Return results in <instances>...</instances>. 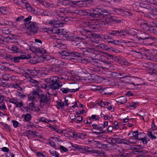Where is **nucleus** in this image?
<instances>
[{
  "label": "nucleus",
  "mask_w": 157,
  "mask_h": 157,
  "mask_svg": "<svg viewBox=\"0 0 157 157\" xmlns=\"http://www.w3.org/2000/svg\"><path fill=\"white\" fill-rule=\"evenodd\" d=\"M97 104L98 105H99L101 107H104L105 105V102H103L101 100H98V101Z\"/></svg>",
  "instance_id": "obj_43"
},
{
  "label": "nucleus",
  "mask_w": 157,
  "mask_h": 157,
  "mask_svg": "<svg viewBox=\"0 0 157 157\" xmlns=\"http://www.w3.org/2000/svg\"><path fill=\"white\" fill-rule=\"evenodd\" d=\"M148 23L149 25V26L150 28V30H151L152 29L153 30V32L156 33V29L155 28H152V27H155L156 25V24L152 21H150L148 22Z\"/></svg>",
  "instance_id": "obj_26"
},
{
  "label": "nucleus",
  "mask_w": 157,
  "mask_h": 157,
  "mask_svg": "<svg viewBox=\"0 0 157 157\" xmlns=\"http://www.w3.org/2000/svg\"><path fill=\"white\" fill-rule=\"evenodd\" d=\"M59 79L58 77L53 76L50 78V80L52 82H57Z\"/></svg>",
  "instance_id": "obj_44"
},
{
  "label": "nucleus",
  "mask_w": 157,
  "mask_h": 157,
  "mask_svg": "<svg viewBox=\"0 0 157 157\" xmlns=\"http://www.w3.org/2000/svg\"><path fill=\"white\" fill-rule=\"evenodd\" d=\"M79 88L70 89L67 88H62L61 91L65 94H67L69 92L74 93L78 91Z\"/></svg>",
  "instance_id": "obj_14"
},
{
  "label": "nucleus",
  "mask_w": 157,
  "mask_h": 157,
  "mask_svg": "<svg viewBox=\"0 0 157 157\" xmlns=\"http://www.w3.org/2000/svg\"><path fill=\"white\" fill-rule=\"evenodd\" d=\"M49 144L52 147H53V148L56 149V145L55 144V143L52 140H50L49 141Z\"/></svg>",
  "instance_id": "obj_46"
},
{
  "label": "nucleus",
  "mask_w": 157,
  "mask_h": 157,
  "mask_svg": "<svg viewBox=\"0 0 157 157\" xmlns=\"http://www.w3.org/2000/svg\"><path fill=\"white\" fill-rule=\"evenodd\" d=\"M44 6L47 7H49L52 8L56 7V5L52 3L46 2L44 5Z\"/></svg>",
  "instance_id": "obj_35"
},
{
  "label": "nucleus",
  "mask_w": 157,
  "mask_h": 157,
  "mask_svg": "<svg viewBox=\"0 0 157 157\" xmlns=\"http://www.w3.org/2000/svg\"><path fill=\"white\" fill-rule=\"evenodd\" d=\"M138 105V102H132L130 104V106L133 108H136Z\"/></svg>",
  "instance_id": "obj_47"
},
{
  "label": "nucleus",
  "mask_w": 157,
  "mask_h": 157,
  "mask_svg": "<svg viewBox=\"0 0 157 157\" xmlns=\"http://www.w3.org/2000/svg\"><path fill=\"white\" fill-rule=\"evenodd\" d=\"M143 65L144 67L147 68L148 70L151 69L152 67V63H144Z\"/></svg>",
  "instance_id": "obj_38"
},
{
  "label": "nucleus",
  "mask_w": 157,
  "mask_h": 157,
  "mask_svg": "<svg viewBox=\"0 0 157 157\" xmlns=\"http://www.w3.org/2000/svg\"><path fill=\"white\" fill-rule=\"evenodd\" d=\"M92 43L98 44V42L95 40L94 36L91 35L90 36L86 37V41L80 43L84 44L86 48H81V50L83 53L86 52L87 53L85 54L86 55H88V53H91L92 55L94 54V52L95 51V49L89 48V47L92 46L93 44H92Z\"/></svg>",
  "instance_id": "obj_2"
},
{
  "label": "nucleus",
  "mask_w": 157,
  "mask_h": 157,
  "mask_svg": "<svg viewBox=\"0 0 157 157\" xmlns=\"http://www.w3.org/2000/svg\"><path fill=\"white\" fill-rule=\"evenodd\" d=\"M65 101H63V103H62L60 101H58L57 103V107L59 109H64L65 106H68V100H66V98L65 99Z\"/></svg>",
  "instance_id": "obj_13"
},
{
  "label": "nucleus",
  "mask_w": 157,
  "mask_h": 157,
  "mask_svg": "<svg viewBox=\"0 0 157 157\" xmlns=\"http://www.w3.org/2000/svg\"><path fill=\"white\" fill-rule=\"evenodd\" d=\"M145 136V133L144 132H140L138 133L136 139L140 140Z\"/></svg>",
  "instance_id": "obj_37"
},
{
  "label": "nucleus",
  "mask_w": 157,
  "mask_h": 157,
  "mask_svg": "<svg viewBox=\"0 0 157 157\" xmlns=\"http://www.w3.org/2000/svg\"><path fill=\"white\" fill-rule=\"evenodd\" d=\"M100 117L99 115L96 114H93L91 117H88V118L90 120H91L92 121H99L100 119Z\"/></svg>",
  "instance_id": "obj_25"
},
{
  "label": "nucleus",
  "mask_w": 157,
  "mask_h": 157,
  "mask_svg": "<svg viewBox=\"0 0 157 157\" xmlns=\"http://www.w3.org/2000/svg\"><path fill=\"white\" fill-rule=\"evenodd\" d=\"M116 101L119 105L123 104L127 102V100L125 97H121L117 99Z\"/></svg>",
  "instance_id": "obj_19"
},
{
  "label": "nucleus",
  "mask_w": 157,
  "mask_h": 157,
  "mask_svg": "<svg viewBox=\"0 0 157 157\" xmlns=\"http://www.w3.org/2000/svg\"><path fill=\"white\" fill-rule=\"evenodd\" d=\"M61 57L63 58H65L67 56H71L73 57H79L82 56V53L77 52H72L70 50L62 51L61 52Z\"/></svg>",
  "instance_id": "obj_6"
},
{
  "label": "nucleus",
  "mask_w": 157,
  "mask_h": 157,
  "mask_svg": "<svg viewBox=\"0 0 157 157\" xmlns=\"http://www.w3.org/2000/svg\"><path fill=\"white\" fill-rule=\"evenodd\" d=\"M140 25L144 30L146 31L150 30V28L149 26L148 22H142L141 23Z\"/></svg>",
  "instance_id": "obj_21"
},
{
  "label": "nucleus",
  "mask_w": 157,
  "mask_h": 157,
  "mask_svg": "<svg viewBox=\"0 0 157 157\" xmlns=\"http://www.w3.org/2000/svg\"><path fill=\"white\" fill-rule=\"evenodd\" d=\"M72 146L78 151H85L90 154L93 153L96 154H101L102 153V151H101L90 149L89 147H87L82 146L76 144L73 145Z\"/></svg>",
  "instance_id": "obj_4"
},
{
  "label": "nucleus",
  "mask_w": 157,
  "mask_h": 157,
  "mask_svg": "<svg viewBox=\"0 0 157 157\" xmlns=\"http://www.w3.org/2000/svg\"><path fill=\"white\" fill-rule=\"evenodd\" d=\"M30 85H33L32 84V83H35V86H36L38 82L34 80L32 78H31V76H30Z\"/></svg>",
  "instance_id": "obj_58"
},
{
  "label": "nucleus",
  "mask_w": 157,
  "mask_h": 157,
  "mask_svg": "<svg viewBox=\"0 0 157 157\" xmlns=\"http://www.w3.org/2000/svg\"><path fill=\"white\" fill-rule=\"evenodd\" d=\"M108 17L109 19V21L110 22H116L118 23L121 22V20L119 19L115 16L109 15Z\"/></svg>",
  "instance_id": "obj_17"
},
{
  "label": "nucleus",
  "mask_w": 157,
  "mask_h": 157,
  "mask_svg": "<svg viewBox=\"0 0 157 157\" xmlns=\"http://www.w3.org/2000/svg\"><path fill=\"white\" fill-rule=\"evenodd\" d=\"M12 122L14 128H16L18 126L19 123L17 121L13 120L12 121Z\"/></svg>",
  "instance_id": "obj_51"
},
{
  "label": "nucleus",
  "mask_w": 157,
  "mask_h": 157,
  "mask_svg": "<svg viewBox=\"0 0 157 157\" xmlns=\"http://www.w3.org/2000/svg\"><path fill=\"white\" fill-rule=\"evenodd\" d=\"M110 35H112L113 36H124L128 34V33L124 30H113L111 32L109 33Z\"/></svg>",
  "instance_id": "obj_11"
},
{
  "label": "nucleus",
  "mask_w": 157,
  "mask_h": 157,
  "mask_svg": "<svg viewBox=\"0 0 157 157\" xmlns=\"http://www.w3.org/2000/svg\"><path fill=\"white\" fill-rule=\"evenodd\" d=\"M61 17H59L57 19V20H48V22L50 25L54 26L53 27H63V23L60 21L59 20L61 19Z\"/></svg>",
  "instance_id": "obj_8"
},
{
  "label": "nucleus",
  "mask_w": 157,
  "mask_h": 157,
  "mask_svg": "<svg viewBox=\"0 0 157 157\" xmlns=\"http://www.w3.org/2000/svg\"><path fill=\"white\" fill-rule=\"evenodd\" d=\"M113 124L115 127V128L116 129H118L119 128H120V129H121V128H120L119 126L120 124L117 121H114Z\"/></svg>",
  "instance_id": "obj_50"
},
{
  "label": "nucleus",
  "mask_w": 157,
  "mask_h": 157,
  "mask_svg": "<svg viewBox=\"0 0 157 157\" xmlns=\"http://www.w3.org/2000/svg\"><path fill=\"white\" fill-rule=\"evenodd\" d=\"M44 31L49 33H55L57 32L58 28L57 27H50L48 28H44Z\"/></svg>",
  "instance_id": "obj_16"
},
{
  "label": "nucleus",
  "mask_w": 157,
  "mask_h": 157,
  "mask_svg": "<svg viewBox=\"0 0 157 157\" xmlns=\"http://www.w3.org/2000/svg\"><path fill=\"white\" fill-rule=\"evenodd\" d=\"M51 138L56 141L60 142L61 141V140L59 138V137H55L53 136L51 137Z\"/></svg>",
  "instance_id": "obj_57"
},
{
  "label": "nucleus",
  "mask_w": 157,
  "mask_h": 157,
  "mask_svg": "<svg viewBox=\"0 0 157 157\" xmlns=\"http://www.w3.org/2000/svg\"><path fill=\"white\" fill-rule=\"evenodd\" d=\"M58 30L57 32L56 33V34H58L59 35H64V30L63 29H59L58 28Z\"/></svg>",
  "instance_id": "obj_42"
},
{
  "label": "nucleus",
  "mask_w": 157,
  "mask_h": 157,
  "mask_svg": "<svg viewBox=\"0 0 157 157\" xmlns=\"http://www.w3.org/2000/svg\"><path fill=\"white\" fill-rule=\"evenodd\" d=\"M25 55H21L20 56H15L13 58V61L16 63L18 62L20 59H28L29 58V54H26V52L23 53Z\"/></svg>",
  "instance_id": "obj_12"
},
{
  "label": "nucleus",
  "mask_w": 157,
  "mask_h": 157,
  "mask_svg": "<svg viewBox=\"0 0 157 157\" xmlns=\"http://www.w3.org/2000/svg\"><path fill=\"white\" fill-rule=\"evenodd\" d=\"M139 133L138 131H136L133 132L132 134L134 137L137 138Z\"/></svg>",
  "instance_id": "obj_63"
},
{
  "label": "nucleus",
  "mask_w": 157,
  "mask_h": 157,
  "mask_svg": "<svg viewBox=\"0 0 157 157\" xmlns=\"http://www.w3.org/2000/svg\"><path fill=\"white\" fill-rule=\"evenodd\" d=\"M90 15L93 17H98L103 15L104 16L105 15H108L111 12H109L107 10H101L99 9H91L90 10Z\"/></svg>",
  "instance_id": "obj_5"
},
{
  "label": "nucleus",
  "mask_w": 157,
  "mask_h": 157,
  "mask_svg": "<svg viewBox=\"0 0 157 157\" xmlns=\"http://www.w3.org/2000/svg\"><path fill=\"white\" fill-rule=\"evenodd\" d=\"M7 10L6 7H0V13L4 14V12H6Z\"/></svg>",
  "instance_id": "obj_52"
},
{
  "label": "nucleus",
  "mask_w": 157,
  "mask_h": 157,
  "mask_svg": "<svg viewBox=\"0 0 157 157\" xmlns=\"http://www.w3.org/2000/svg\"><path fill=\"white\" fill-rule=\"evenodd\" d=\"M39 96V94L37 91H33L30 97V101L33 100L34 99L38 98Z\"/></svg>",
  "instance_id": "obj_22"
},
{
  "label": "nucleus",
  "mask_w": 157,
  "mask_h": 157,
  "mask_svg": "<svg viewBox=\"0 0 157 157\" xmlns=\"http://www.w3.org/2000/svg\"><path fill=\"white\" fill-rule=\"evenodd\" d=\"M150 60L154 62L157 61V52L155 54V56H153L149 59Z\"/></svg>",
  "instance_id": "obj_54"
},
{
  "label": "nucleus",
  "mask_w": 157,
  "mask_h": 157,
  "mask_svg": "<svg viewBox=\"0 0 157 157\" xmlns=\"http://www.w3.org/2000/svg\"><path fill=\"white\" fill-rule=\"evenodd\" d=\"M31 107V109L32 110L36 111V110L35 109V106L33 102H31V104H30V107Z\"/></svg>",
  "instance_id": "obj_64"
},
{
  "label": "nucleus",
  "mask_w": 157,
  "mask_h": 157,
  "mask_svg": "<svg viewBox=\"0 0 157 157\" xmlns=\"http://www.w3.org/2000/svg\"><path fill=\"white\" fill-rule=\"evenodd\" d=\"M105 52H102L100 54L95 55L94 58L101 61L103 63V65L100 66L99 63H97L94 65L95 70L97 71H100L101 69H108L111 66L110 62L107 61L108 58L106 56Z\"/></svg>",
  "instance_id": "obj_1"
},
{
  "label": "nucleus",
  "mask_w": 157,
  "mask_h": 157,
  "mask_svg": "<svg viewBox=\"0 0 157 157\" xmlns=\"http://www.w3.org/2000/svg\"><path fill=\"white\" fill-rule=\"evenodd\" d=\"M22 117L24 118V121H29V114L27 113L25 115H23Z\"/></svg>",
  "instance_id": "obj_36"
},
{
  "label": "nucleus",
  "mask_w": 157,
  "mask_h": 157,
  "mask_svg": "<svg viewBox=\"0 0 157 157\" xmlns=\"http://www.w3.org/2000/svg\"><path fill=\"white\" fill-rule=\"evenodd\" d=\"M35 43L34 42L30 41V50H31L33 52H36L37 51V48L35 46Z\"/></svg>",
  "instance_id": "obj_29"
},
{
  "label": "nucleus",
  "mask_w": 157,
  "mask_h": 157,
  "mask_svg": "<svg viewBox=\"0 0 157 157\" xmlns=\"http://www.w3.org/2000/svg\"><path fill=\"white\" fill-rule=\"evenodd\" d=\"M65 133V135L67 137H70L71 136H72V135H73V132H66L64 133Z\"/></svg>",
  "instance_id": "obj_55"
},
{
  "label": "nucleus",
  "mask_w": 157,
  "mask_h": 157,
  "mask_svg": "<svg viewBox=\"0 0 157 157\" xmlns=\"http://www.w3.org/2000/svg\"><path fill=\"white\" fill-rule=\"evenodd\" d=\"M49 152L51 154L52 156L56 157H60L59 154L56 151L53 150V149L50 150Z\"/></svg>",
  "instance_id": "obj_33"
},
{
  "label": "nucleus",
  "mask_w": 157,
  "mask_h": 157,
  "mask_svg": "<svg viewBox=\"0 0 157 157\" xmlns=\"http://www.w3.org/2000/svg\"><path fill=\"white\" fill-rule=\"evenodd\" d=\"M90 126L93 129L100 131L99 132H95V133L103 134L105 132V131H102L104 128V127L102 124H93Z\"/></svg>",
  "instance_id": "obj_9"
},
{
  "label": "nucleus",
  "mask_w": 157,
  "mask_h": 157,
  "mask_svg": "<svg viewBox=\"0 0 157 157\" xmlns=\"http://www.w3.org/2000/svg\"><path fill=\"white\" fill-rule=\"evenodd\" d=\"M96 47L98 49L105 50L107 49V46L103 44H100L96 46Z\"/></svg>",
  "instance_id": "obj_32"
},
{
  "label": "nucleus",
  "mask_w": 157,
  "mask_h": 157,
  "mask_svg": "<svg viewBox=\"0 0 157 157\" xmlns=\"http://www.w3.org/2000/svg\"><path fill=\"white\" fill-rule=\"evenodd\" d=\"M60 149L61 150H62V151L64 152H67L68 151V150L67 149V148L63 146H60Z\"/></svg>",
  "instance_id": "obj_61"
},
{
  "label": "nucleus",
  "mask_w": 157,
  "mask_h": 157,
  "mask_svg": "<svg viewBox=\"0 0 157 157\" xmlns=\"http://www.w3.org/2000/svg\"><path fill=\"white\" fill-rule=\"evenodd\" d=\"M63 13V10L61 8H58L56 10V13L57 15H61Z\"/></svg>",
  "instance_id": "obj_45"
},
{
  "label": "nucleus",
  "mask_w": 157,
  "mask_h": 157,
  "mask_svg": "<svg viewBox=\"0 0 157 157\" xmlns=\"http://www.w3.org/2000/svg\"><path fill=\"white\" fill-rule=\"evenodd\" d=\"M48 98L46 96L44 95H41V99L40 101V103L42 104L43 103V104H46L48 101Z\"/></svg>",
  "instance_id": "obj_24"
},
{
  "label": "nucleus",
  "mask_w": 157,
  "mask_h": 157,
  "mask_svg": "<svg viewBox=\"0 0 157 157\" xmlns=\"http://www.w3.org/2000/svg\"><path fill=\"white\" fill-rule=\"evenodd\" d=\"M121 142L122 143L125 144H126L128 145H130L129 142V139L128 140H127L125 139H122L121 140Z\"/></svg>",
  "instance_id": "obj_49"
},
{
  "label": "nucleus",
  "mask_w": 157,
  "mask_h": 157,
  "mask_svg": "<svg viewBox=\"0 0 157 157\" xmlns=\"http://www.w3.org/2000/svg\"><path fill=\"white\" fill-rule=\"evenodd\" d=\"M11 86L12 88L17 89L18 90H21V88L19 86L17 83L12 84L11 85Z\"/></svg>",
  "instance_id": "obj_39"
},
{
  "label": "nucleus",
  "mask_w": 157,
  "mask_h": 157,
  "mask_svg": "<svg viewBox=\"0 0 157 157\" xmlns=\"http://www.w3.org/2000/svg\"><path fill=\"white\" fill-rule=\"evenodd\" d=\"M117 150H118V151L121 153H122L124 151L125 149L119 146L117 147Z\"/></svg>",
  "instance_id": "obj_60"
},
{
  "label": "nucleus",
  "mask_w": 157,
  "mask_h": 157,
  "mask_svg": "<svg viewBox=\"0 0 157 157\" xmlns=\"http://www.w3.org/2000/svg\"><path fill=\"white\" fill-rule=\"evenodd\" d=\"M87 24L88 26L91 29H96V28L95 27V25H98L97 22H95L94 20L89 21Z\"/></svg>",
  "instance_id": "obj_23"
},
{
  "label": "nucleus",
  "mask_w": 157,
  "mask_h": 157,
  "mask_svg": "<svg viewBox=\"0 0 157 157\" xmlns=\"http://www.w3.org/2000/svg\"><path fill=\"white\" fill-rule=\"evenodd\" d=\"M62 85L60 86L57 83V82H53L52 83L49 85L50 88L52 89V90H55L59 88L62 86Z\"/></svg>",
  "instance_id": "obj_20"
},
{
  "label": "nucleus",
  "mask_w": 157,
  "mask_h": 157,
  "mask_svg": "<svg viewBox=\"0 0 157 157\" xmlns=\"http://www.w3.org/2000/svg\"><path fill=\"white\" fill-rule=\"evenodd\" d=\"M77 103H79V102L78 101H75V103L74 104L73 103H72V104H73V105L70 106V107L72 109H74L76 107H78Z\"/></svg>",
  "instance_id": "obj_56"
},
{
  "label": "nucleus",
  "mask_w": 157,
  "mask_h": 157,
  "mask_svg": "<svg viewBox=\"0 0 157 157\" xmlns=\"http://www.w3.org/2000/svg\"><path fill=\"white\" fill-rule=\"evenodd\" d=\"M147 135L148 137L151 140L156 139V137L155 136V132L154 130H148L147 131Z\"/></svg>",
  "instance_id": "obj_18"
},
{
  "label": "nucleus",
  "mask_w": 157,
  "mask_h": 157,
  "mask_svg": "<svg viewBox=\"0 0 157 157\" xmlns=\"http://www.w3.org/2000/svg\"><path fill=\"white\" fill-rule=\"evenodd\" d=\"M11 51H12L13 53H18L20 54L22 53L23 54V52L21 51L19 52L18 48L15 46H12L11 48Z\"/></svg>",
  "instance_id": "obj_31"
},
{
  "label": "nucleus",
  "mask_w": 157,
  "mask_h": 157,
  "mask_svg": "<svg viewBox=\"0 0 157 157\" xmlns=\"http://www.w3.org/2000/svg\"><path fill=\"white\" fill-rule=\"evenodd\" d=\"M133 54L138 56H141L142 54L140 50H133L131 51Z\"/></svg>",
  "instance_id": "obj_34"
},
{
  "label": "nucleus",
  "mask_w": 157,
  "mask_h": 157,
  "mask_svg": "<svg viewBox=\"0 0 157 157\" xmlns=\"http://www.w3.org/2000/svg\"><path fill=\"white\" fill-rule=\"evenodd\" d=\"M13 104L17 107H20L23 105V102L18 99H15L14 101H13Z\"/></svg>",
  "instance_id": "obj_27"
},
{
  "label": "nucleus",
  "mask_w": 157,
  "mask_h": 157,
  "mask_svg": "<svg viewBox=\"0 0 157 157\" xmlns=\"http://www.w3.org/2000/svg\"><path fill=\"white\" fill-rule=\"evenodd\" d=\"M118 14H123L126 16H131L132 15V13L128 11H124L121 9H115L114 10Z\"/></svg>",
  "instance_id": "obj_15"
},
{
  "label": "nucleus",
  "mask_w": 157,
  "mask_h": 157,
  "mask_svg": "<svg viewBox=\"0 0 157 157\" xmlns=\"http://www.w3.org/2000/svg\"><path fill=\"white\" fill-rule=\"evenodd\" d=\"M138 37H139V41L140 43H142V40H147V41L153 42L154 40L155 39V37L149 36L147 34L144 32L142 33Z\"/></svg>",
  "instance_id": "obj_7"
},
{
  "label": "nucleus",
  "mask_w": 157,
  "mask_h": 157,
  "mask_svg": "<svg viewBox=\"0 0 157 157\" xmlns=\"http://www.w3.org/2000/svg\"><path fill=\"white\" fill-rule=\"evenodd\" d=\"M40 59H43V60H45V59L48 61V63H50L52 65L56 66L51 67V68H48L46 71L49 73H51L52 71L55 72H57L59 71V65L58 63L59 60L53 57H50L49 58V56H42L40 57Z\"/></svg>",
  "instance_id": "obj_3"
},
{
  "label": "nucleus",
  "mask_w": 157,
  "mask_h": 157,
  "mask_svg": "<svg viewBox=\"0 0 157 157\" xmlns=\"http://www.w3.org/2000/svg\"><path fill=\"white\" fill-rule=\"evenodd\" d=\"M30 135L32 136H40L39 133L36 132H31V133L30 132Z\"/></svg>",
  "instance_id": "obj_53"
},
{
  "label": "nucleus",
  "mask_w": 157,
  "mask_h": 157,
  "mask_svg": "<svg viewBox=\"0 0 157 157\" xmlns=\"http://www.w3.org/2000/svg\"><path fill=\"white\" fill-rule=\"evenodd\" d=\"M129 139L130 144H136V142L137 139L136 138L135 139L134 138L131 137Z\"/></svg>",
  "instance_id": "obj_48"
},
{
  "label": "nucleus",
  "mask_w": 157,
  "mask_h": 157,
  "mask_svg": "<svg viewBox=\"0 0 157 157\" xmlns=\"http://www.w3.org/2000/svg\"><path fill=\"white\" fill-rule=\"evenodd\" d=\"M36 155L38 156H42V157H45V155L44 154L40 152H37L36 153Z\"/></svg>",
  "instance_id": "obj_62"
},
{
  "label": "nucleus",
  "mask_w": 157,
  "mask_h": 157,
  "mask_svg": "<svg viewBox=\"0 0 157 157\" xmlns=\"http://www.w3.org/2000/svg\"><path fill=\"white\" fill-rule=\"evenodd\" d=\"M144 144H146L147 142L149 141V139L147 136L144 137L140 140Z\"/></svg>",
  "instance_id": "obj_40"
},
{
  "label": "nucleus",
  "mask_w": 157,
  "mask_h": 157,
  "mask_svg": "<svg viewBox=\"0 0 157 157\" xmlns=\"http://www.w3.org/2000/svg\"><path fill=\"white\" fill-rule=\"evenodd\" d=\"M38 28L36 23L30 21V35H35L38 31Z\"/></svg>",
  "instance_id": "obj_10"
},
{
  "label": "nucleus",
  "mask_w": 157,
  "mask_h": 157,
  "mask_svg": "<svg viewBox=\"0 0 157 157\" xmlns=\"http://www.w3.org/2000/svg\"><path fill=\"white\" fill-rule=\"evenodd\" d=\"M25 23V27L27 29H29V16L26 18L24 20Z\"/></svg>",
  "instance_id": "obj_30"
},
{
  "label": "nucleus",
  "mask_w": 157,
  "mask_h": 157,
  "mask_svg": "<svg viewBox=\"0 0 157 157\" xmlns=\"http://www.w3.org/2000/svg\"><path fill=\"white\" fill-rule=\"evenodd\" d=\"M37 58L35 57H33L32 58L30 56V63L33 64H35L37 62Z\"/></svg>",
  "instance_id": "obj_41"
},
{
  "label": "nucleus",
  "mask_w": 157,
  "mask_h": 157,
  "mask_svg": "<svg viewBox=\"0 0 157 157\" xmlns=\"http://www.w3.org/2000/svg\"><path fill=\"white\" fill-rule=\"evenodd\" d=\"M85 2L83 1H74L73 3L80 7H83L86 6Z\"/></svg>",
  "instance_id": "obj_28"
},
{
  "label": "nucleus",
  "mask_w": 157,
  "mask_h": 157,
  "mask_svg": "<svg viewBox=\"0 0 157 157\" xmlns=\"http://www.w3.org/2000/svg\"><path fill=\"white\" fill-rule=\"evenodd\" d=\"M40 120L41 121L45 122H49L48 120H47L46 118L44 117H41L40 118Z\"/></svg>",
  "instance_id": "obj_59"
}]
</instances>
